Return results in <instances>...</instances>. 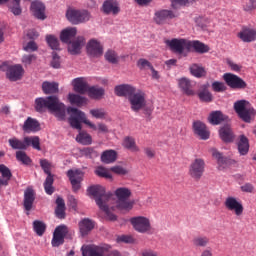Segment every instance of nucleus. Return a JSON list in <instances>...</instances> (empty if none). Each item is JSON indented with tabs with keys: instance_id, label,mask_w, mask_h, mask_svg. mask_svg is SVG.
Returning <instances> with one entry per match:
<instances>
[{
	"instance_id": "f257e3e1",
	"label": "nucleus",
	"mask_w": 256,
	"mask_h": 256,
	"mask_svg": "<svg viewBox=\"0 0 256 256\" xmlns=\"http://www.w3.org/2000/svg\"><path fill=\"white\" fill-rule=\"evenodd\" d=\"M67 113L70 115L68 119L70 126L72 129H77L79 131L78 135L76 136L77 143H80V145H91V143H93V137H91L86 131L81 130V123H84L90 127V129H93V131H97V125L93 124V122L87 119L85 112L77 108L68 107Z\"/></svg>"
},
{
	"instance_id": "f03ea898",
	"label": "nucleus",
	"mask_w": 256,
	"mask_h": 256,
	"mask_svg": "<svg viewBox=\"0 0 256 256\" xmlns=\"http://www.w3.org/2000/svg\"><path fill=\"white\" fill-rule=\"evenodd\" d=\"M35 109L38 111V113H43L45 111H48L50 113H53L59 121H65V115L67 113V107L61 100H59V97L57 96H48L46 98H37L35 100Z\"/></svg>"
},
{
	"instance_id": "7ed1b4c3",
	"label": "nucleus",
	"mask_w": 256,
	"mask_h": 256,
	"mask_svg": "<svg viewBox=\"0 0 256 256\" xmlns=\"http://www.w3.org/2000/svg\"><path fill=\"white\" fill-rule=\"evenodd\" d=\"M87 193L90 197H94L95 202L98 205L99 209H101V211H104L109 221L117 220V216L111 213V211H109V206L107 205V201H109V199L113 197V194L106 193L105 187L101 185H94V186L88 187Z\"/></svg>"
},
{
	"instance_id": "20e7f679",
	"label": "nucleus",
	"mask_w": 256,
	"mask_h": 256,
	"mask_svg": "<svg viewBox=\"0 0 256 256\" xmlns=\"http://www.w3.org/2000/svg\"><path fill=\"white\" fill-rule=\"evenodd\" d=\"M128 100L130 103V109L135 113H139V111L143 110L145 115H151L155 109L152 104L147 105V98L145 96V92L142 90L134 91Z\"/></svg>"
},
{
	"instance_id": "39448f33",
	"label": "nucleus",
	"mask_w": 256,
	"mask_h": 256,
	"mask_svg": "<svg viewBox=\"0 0 256 256\" xmlns=\"http://www.w3.org/2000/svg\"><path fill=\"white\" fill-rule=\"evenodd\" d=\"M10 147L19 151H26L28 147H33L36 151H41V139L39 136H26L23 140L18 138H10L8 140Z\"/></svg>"
},
{
	"instance_id": "423d86ee",
	"label": "nucleus",
	"mask_w": 256,
	"mask_h": 256,
	"mask_svg": "<svg viewBox=\"0 0 256 256\" xmlns=\"http://www.w3.org/2000/svg\"><path fill=\"white\" fill-rule=\"evenodd\" d=\"M234 111L245 123H251V118L255 117V109L247 100H239L234 103Z\"/></svg>"
},
{
	"instance_id": "0eeeda50",
	"label": "nucleus",
	"mask_w": 256,
	"mask_h": 256,
	"mask_svg": "<svg viewBox=\"0 0 256 256\" xmlns=\"http://www.w3.org/2000/svg\"><path fill=\"white\" fill-rule=\"evenodd\" d=\"M66 18L72 25H81V23H87L91 20V13L87 10L68 8Z\"/></svg>"
},
{
	"instance_id": "6e6552de",
	"label": "nucleus",
	"mask_w": 256,
	"mask_h": 256,
	"mask_svg": "<svg viewBox=\"0 0 256 256\" xmlns=\"http://www.w3.org/2000/svg\"><path fill=\"white\" fill-rule=\"evenodd\" d=\"M114 195L117 199L118 209H133V202L129 201L132 195L131 189L127 187H119L114 191Z\"/></svg>"
},
{
	"instance_id": "1a4fd4ad",
	"label": "nucleus",
	"mask_w": 256,
	"mask_h": 256,
	"mask_svg": "<svg viewBox=\"0 0 256 256\" xmlns=\"http://www.w3.org/2000/svg\"><path fill=\"white\" fill-rule=\"evenodd\" d=\"M130 223L137 233H151V219L145 216H135L130 219Z\"/></svg>"
},
{
	"instance_id": "9d476101",
	"label": "nucleus",
	"mask_w": 256,
	"mask_h": 256,
	"mask_svg": "<svg viewBox=\"0 0 256 256\" xmlns=\"http://www.w3.org/2000/svg\"><path fill=\"white\" fill-rule=\"evenodd\" d=\"M40 167L43 169L44 173L48 175L44 182V189L47 195H53L55 189L53 188V175L51 174V164L47 159L40 160Z\"/></svg>"
},
{
	"instance_id": "9b49d317",
	"label": "nucleus",
	"mask_w": 256,
	"mask_h": 256,
	"mask_svg": "<svg viewBox=\"0 0 256 256\" xmlns=\"http://www.w3.org/2000/svg\"><path fill=\"white\" fill-rule=\"evenodd\" d=\"M165 44L169 47L170 51L178 53V55H182L184 51H189V40L187 39L173 38L171 40H165Z\"/></svg>"
},
{
	"instance_id": "f8f14e48",
	"label": "nucleus",
	"mask_w": 256,
	"mask_h": 256,
	"mask_svg": "<svg viewBox=\"0 0 256 256\" xmlns=\"http://www.w3.org/2000/svg\"><path fill=\"white\" fill-rule=\"evenodd\" d=\"M224 205L226 209L228 211H232L236 215V217H241V215H243V211H245L241 200L233 196H228L225 199Z\"/></svg>"
},
{
	"instance_id": "ddd939ff",
	"label": "nucleus",
	"mask_w": 256,
	"mask_h": 256,
	"mask_svg": "<svg viewBox=\"0 0 256 256\" xmlns=\"http://www.w3.org/2000/svg\"><path fill=\"white\" fill-rule=\"evenodd\" d=\"M205 173V160L196 158L189 166V175L192 179L199 180Z\"/></svg>"
},
{
	"instance_id": "4468645a",
	"label": "nucleus",
	"mask_w": 256,
	"mask_h": 256,
	"mask_svg": "<svg viewBox=\"0 0 256 256\" xmlns=\"http://www.w3.org/2000/svg\"><path fill=\"white\" fill-rule=\"evenodd\" d=\"M85 174L79 169H71L67 171V177L72 185L74 193H77L81 189V181Z\"/></svg>"
},
{
	"instance_id": "2eb2a0df",
	"label": "nucleus",
	"mask_w": 256,
	"mask_h": 256,
	"mask_svg": "<svg viewBox=\"0 0 256 256\" xmlns=\"http://www.w3.org/2000/svg\"><path fill=\"white\" fill-rule=\"evenodd\" d=\"M67 233H69L67 226L60 225L56 227L51 241L52 247H60V245H63V243H65V237H67Z\"/></svg>"
},
{
	"instance_id": "dca6fc26",
	"label": "nucleus",
	"mask_w": 256,
	"mask_h": 256,
	"mask_svg": "<svg viewBox=\"0 0 256 256\" xmlns=\"http://www.w3.org/2000/svg\"><path fill=\"white\" fill-rule=\"evenodd\" d=\"M223 79L231 89H245L247 87V83L237 75L226 73L223 75Z\"/></svg>"
},
{
	"instance_id": "f3484780",
	"label": "nucleus",
	"mask_w": 256,
	"mask_h": 256,
	"mask_svg": "<svg viewBox=\"0 0 256 256\" xmlns=\"http://www.w3.org/2000/svg\"><path fill=\"white\" fill-rule=\"evenodd\" d=\"M86 51L89 57H101L103 56V45L97 39H91L86 44Z\"/></svg>"
},
{
	"instance_id": "a211bd4d",
	"label": "nucleus",
	"mask_w": 256,
	"mask_h": 256,
	"mask_svg": "<svg viewBox=\"0 0 256 256\" xmlns=\"http://www.w3.org/2000/svg\"><path fill=\"white\" fill-rule=\"evenodd\" d=\"M177 15L171 10H160L154 14V22L156 25H166L170 19H175Z\"/></svg>"
},
{
	"instance_id": "6ab92c4d",
	"label": "nucleus",
	"mask_w": 256,
	"mask_h": 256,
	"mask_svg": "<svg viewBox=\"0 0 256 256\" xmlns=\"http://www.w3.org/2000/svg\"><path fill=\"white\" fill-rule=\"evenodd\" d=\"M83 47H85V37L78 36L76 39L68 42V53L70 55H79Z\"/></svg>"
},
{
	"instance_id": "aec40b11",
	"label": "nucleus",
	"mask_w": 256,
	"mask_h": 256,
	"mask_svg": "<svg viewBox=\"0 0 256 256\" xmlns=\"http://www.w3.org/2000/svg\"><path fill=\"white\" fill-rule=\"evenodd\" d=\"M102 11L105 15H118L121 8L117 0H106L102 5Z\"/></svg>"
},
{
	"instance_id": "412c9836",
	"label": "nucleus",
	"mask_w": 256,
	"mask_h": 256,
	"mask_svg": "<svg viewBox=\"0 0 256 256\" xmlns=\"http://www.w3.org/2000/svg\"><path fill=\"white\" fill-rule=\"evenodd\" d=\"M72 87L75 93H79L80 95H85V93H88L90 88L89 83H87V80L83 77L73 79Z\"/></svg>"
},
{
	"instance_id": "4be33fe9",
	"label": "nucleus",
	"mask_w": 256,
	"mask_h": 256,
	"mask_svg": "<svg viewBox=\"0 0 256 256\" xmlns=\"http://www.w3.org/2000/svg\"><path fill=\"white\" fill-rule=\"evenodd\" d=\"M23 73H25L23 66L16 64L8 67L6 75L10 81H19L23 77Z\"/></svg>"
},
{
	"instance_id": "5701e85b",
	"label": "nucleus",
	"mask_w": 256,
	"mask_h": 256,
	"mask_svg": "<svg viewBox=\"0 0 256 256\" xmlns=\"http://www.w3.org/2000/svg\"><path fill=\"white\" fill-rule=\"evenodd\" d=\"M137 89H135V87H133L132 85L129 84H122V85H118L115 87V94L118 97H131L135 91Z\"/></svg>"
},
{
	"instance_id": "b1692460",
	"label": "nucleus",
	"mask_w": 256,
	"mask_h": 256,
	"mask_svg": "<svg viewBox=\"0 0 256 256\" xmlns=\"http://www.w3.org/2000/svg\"><path fill=\"white\" fill-rule=\"evenodd\" d=\"M41 125L39 124V121H37L34 118L28 117L23 126L22 129L24 133H37L39 131Z\"/></svg>"
},
{
	"instance_id": "393cba45",
	"label": "nucleus",
	"mask_w": 256,
	"mask_h": 256,
	"mask_svg": "<svg viewBox=\"0 0 256 256\" xmlns=\"http://www.w3.org/2000/svg\"><path fill=\"white\" fill-rule=\"evenodd\" d=\"M31 11L36 17V19H41L42 21L46 19L45 16V5L40 1H34L31 3Z\"/></svg>"
},
{
	"instance_id": "a878e982",
	"label": "nucleus",
	"mask_w": 256,
	"mask_h": 256,
	"mask_svg": "<svg viewBox=\"0 0 256 256\" xmlns=\"http://www.w3.org/2000/svg\"><path fill=\"white\" fill-rule=\"evenodd\" d=\"M194 133L200 137V139H203L204 141H207L210 137L209 130H207V126L203 124L202 122H194L193 124Z\"/></svg>"
},
{
	"instance_id": "bb28decb",
	"label": "nucleus",
	"mask_w": 256,
	"mask_h": 256,
	"mask_svg": "<svg viewBox=\"0 0 256 256\" xmlns=\"http://www.w3.org/2000/svg\"><path fill=\"white\" fill-rule=\"evenodd\" d=\"M195 51L196 53H209V47L199 40H188V51Z\"/></svg>"
},
{
	"instance_id": "cd10ccee",
	"label": "nucleus",
	"mask_w": 256,
	"mask_h": 256,
	"mask_svg": "<svg viewBox=\"0 0 256 256\" xmlns=\"http://www.w3.org/2000/svg\"><path fill=\"white\" fill-rule=\"evenodd\" d=\"M220 139L224 141V143H232L235 139V134H233V130L231 126L224 125L219 130Z\"/></svg>"
},
{
	"instance_id": "c85d7f7f",
	"label": "nucleus",
	"mask_w": 256,
	"mask_h": 256,
	"mask_svg": "<svg viewBox=\"0 0 256 256\" xmlns=\"http://www.w3.org/2000/svg\"><path fill=\"white\" fill-rule=\"evenodd\" d=\"M35 202V191L32 188H27L24 192V208L26 211L33 209Z\"/></svg>"
},
{
	"instance_id": "c756f323",
	"label": "nucleus",
	"mask_w": 256,
	"mask_h": 256,
	"mask_svg": "<svg viewBox=\"0 0 256 256\" xmlns=\"http://www.w3.org/2000/svg\"><path fill=\"white\" fill-rule=\"evenodd\" d=\"M237 149L240 155L245 156L249 153V139L245 135H240L237 141Z\"/></svg>"
},
{
	"instance_id": "7c9ffc66",
	"label": "nucleus",
	"mask_w": 256,
	"mask_h": 256,
	"mask_svg": "<svg viewBox=\"0 0 256 256\" xmlns=\"http://www.w3.org/2000/svg\"><path fill=\"white\" fill-rule=\"evenodd\" d=\"M178 85L181 91L185 93V95H195V91H193V85L191 84V80L187 78H180L178 80Z\"/></svg>"
},
{
	"instance_id": "2f4dec72",
	"label": "nucleus",
	"mask_w": 256,
	"mask_h": 256,
	"mask_svg": "<svg viewBox=\"0 0 256 256\" xmlns=\"http://www.w3.org/2000/svg\"><path fill=\"white\" fill-rule=\"evenodd\" d=\"M77 35V28L75 27H70L62 30L60 34V40L62 43H71V39Z\"/></svg>"
},
{
	"instance_id": "473e14b6",
	"label": "nucleus",
	"mask_w": 256,
	"mask_h": 256,
	"mask_svg": "<svg viewBox=\"0 0 256 256\" xmlns=\"http://www.w3.org/2000/svg\"><path fill=\"white\" fill-rule=\"evenodd\" d=\"M238 37L244 41V43H251L256 39V30L255 29H244L238 33Z\"/></svg>"
},
{
	"instance_id": "72a5a7b5",
	"label": "nucleus",
	"mask_w": 256,
	"mask_h": 256,
	"mask_svg": "<svg viewBox=\"0 0 256 256\" xmlns=\"http://www.w3.org/2000/svg\"><path fill=\"white\" fill-rule=\"evenodd\" d=\"M68 101L71 105H76V107H83V105H87V98L81 96L79 94L70 93L68 95Z\"/></svg>"
},
{
	"instance_id": "f704fd0d",
	"label": "nucleus",
	"mask_w": 256,
	"mask_h": 256,
	"mask_svg": "<svg viewBox=\"0 0 256 256\" xmlns=\"http://www.w3.org/2000/svg\"><path fill=\"white\" fill-rule=\"evenodd\" d=\"M94 227H95V223L90 219L85 218L79 222L80 233L83 236L87 235L89 231H92Z\"/></svg>"
},
{
	"instance_id": "c9c22d12",
	"label": "nucleus",
	"mask_w": 256,
	"mask_h": 256,
	"mask_svg": "<svg viewBox=\"0 0 256 256\" xmlns=\"http://www.w3.org/2000/svg\"><path fill=\"white\" fill-rule=\"evenodd\" d=\"M42 91L45 95H53L59 92V84L55 82H43Z\"/></svg>"
},
{
	"instance_id": "e433bc0d",
	"label": "nucleus",
	"mask_w": 256,
	"mask_h": 256,
	"mask_svg": "<svg viewBox=\"0 0 256 256\" xmlns=\"http://www.w3.org/2000/svg\"><path fill=\"white\" fill-rule=\"evenodd\" d=\"M224 119L225 115H223L222 111H213L208 117V121L211 125H220V123H223Z\"/></svg>"
},
{
	"instance_id": "4c0bfd02",
	"label": "nucleus",
	"mask_w": 256,
	"mask_h": 256,
	"mask_svg": "<svg viewBox=\"0 0 256 256\" xmlns=\"http://www.w3.org/2000/svg\"><path fill=\"white\" fill-rule=\"evenodd\" d=\"M102 163H115L117 161V152L115 150H106L101 155Z\"/></svg>"
},
{
	"instance_id": "58836bf2",
	"label": "nucleus",
	"mask_w": 256,
	"mask_h": 256,
	"mask_svg": "<svg viewBox=\"0 0 256 256\" xmlns=\"http://www.w3.org/2000/svg\"><path fill=\"white\" fill-rule=\"evenodd\" d=\"M87 93L91 99H102L103 95H105V89L97 86H92L88 88Z\"/></svg>"
},
{
	"instance_id": "ea45409f",
	"label": "nucleus",
	"mask_w": 256,
	"mask_h": 256,
	"mask_svg": "<svg viewBox=\"0 0 256 256\" xmlns=\"http://www.w3.org/2000/svg\"><path fill=\"white\" fill-rule=\"evenodd\" d=\"M190 73L193 75V77H197L198 79H201V77H205L207 75L205 68L198 64H192L190 66Z\"/></svg>"
},
{
	"instance_id": "a19ab883",
	"label": "nucleus",
	"mask_w": 256,
	"mask_h": 256,
	"mask_svg": "<svg viewBox=\"0 0 256 256\" xmlns=\"http://www.w3.org/2000/svg\"><path fill=\"white\" fill-rule=\"evenodd\" d=\"M123 147L128 149L129 151L137 152L139 151V147H137V143L135 142V138L127 136L124 138L122 142Z\"/></svg>"
},
{
	"instance_id": "79ce46f5",
	"label": "nucleus",
	"mask_w": 256,
	"mask_h": 256,
	"mask_svg": "<svg viewBox=\"0 0 256 256\" xmlns=\"http://www.w3.org/2000/svg\"><path fill=\"white\" fill-rule=\"evenodd\" d=\"M212 157L216 159L219 167H222V169H225V166L227 165V158L223 157V154L217 151V149L212 148L211 149Z\"/></svg>"
},
{
	"instance_id": "37998d69",
	"label": "nucleus",
	"mask_w": 256,
	"mask_h": 256,
	"mask_svg": "<svg viewBox=\"0 0 256 256\" xmlns=\"http://www.w3.org/2000/svg\"><path fill=\"white\" fill-rule=\"evenodd\" d=\"M80 155H82V157H86V159H95L99 157V152H97L93 147H86L80 150Z\"/></svg>"
},
{
	"instance_id": "c03bdc74",
	"label": "nucleus",
	"mask_w": 256,
	"mask_h": 256,
	"mask_svg": "<svg viewBox=\"0 0 256 256\" xmlns=\"http://www.w3.org/2000/svg\"><path fill=\"white\" fill-rule=\"evenodd\" d=\"M46 229L47 225H45L43 221L35 220L33 222V230L36 232V235H38V237H43Z\"/></svg>"
},
{
	"instance_id": "a18cd8bd",
	"label": "nucleus",
	"mask_w": 256,
	"mask_h": 256,
	"mask_svg": "<svg viewBox=\"0 0 256 256\" xmlns=\"http://www.w3.org/2000/svg\"><path fill=\"white\" fill-rule=\"evenodd\" d=\"M198 97L200 101H204L205 103L213 101V95L207 90V85L202 86V90L198 93Z\"/></svg>"
},
{
	"instance_id": "49530a36",
	"label": "nucleus",
	"mask_w": 256,
	"mask_h": 256,
	"mask_svg": "<svg viewBox=\"0 0 256 256\" xmlns=\"http://www.w3.org/2000/svg\"><path fill=\"white\" fill-rule=\"evenodd\" d=\"M195 247H207L209 245V237L197 236L192 240Z\"/></svg>"
},
{
	"instance_id": "de8ad7c7",
	"label": "nucleus",
	"mask_w": 256,
	"mask_h": 256,
	"mask_svg": "<svg viewBox=\"0 0 256 256\" xmlns=\"http://www.w3.org/2000/svg\"><path fill=\"white\" fill-rule=\"evenodd\" d=\"M47 44L49 45L50 49L54 51H58L59 49V39L53 35L46 36Z\"/></svg>"
},
{
	"instance_id": "09e8293b",
	"label": "nucleus",
	"mask_w": 256,
	"mask_h": 256,
	"mask_svg": "<svg viewBox=\"0 0 256 256\" xmlns=\"http://www.w3.org/2000/svg\"><path fill=\"white\" fill-rule=\"evenodd\" d=\"M96 175H98V177H103L104 179H111L112 175H111V171H109V169L99 166L98 168H96L95 170Z\"/></svg>"
},
{
	"instance_id": "8fccbe9b",
	"label": "nucleus",
	"mask_w": 256,
	"mask_h": 256,
	"mask_svg": "<svg viewBox=\"0 0 256 256\" xmlns=\"http://www.w3.org/2000/svg\"><path fill=\"white\" fill-rule=\"evenodd\" d=\"M90 115H92L94 119H105V116L107 115V113L103 108H95L90 110Z\"/></svg>"
},
{
	"instance_id": "3c124183",
	"label": "nucleus",
	"mask_w": 256,
	"mask_h": 256,
	"mask_svg": "<svg viewBox=\"0 0 256 256\" xmlns=\"http://www.w3.org/2000/svg\"><path fill=\"white\" fill-rule=\"evenodd\" d=\"M16 159L17 161H20V163H23V165H29V163H31V158H29V156H27V153L23 151L16 152Z\"/></svg>"
},
{
	"instance_id": "603ef678",
	"label": "nucleus",
	"mask_w": 256,
	"mask_h": 256,
	"mask_svg": "<svg viewBox=\"0 0 256 256\" xmlns=\"http://www.w3.org/2000/svg\"><path fill=\"white\" fill-rule=\"evenodd\" d=\"M21 0H13V2L10 5V11L13 13V15H21Z\"/></svg>"
},
{
	"instance_id": "864d4df0",
	"label": "nucleus",
	"mask_w": 256,
	"mask_h": 256,
	"mask_svg": "<svg viewBox=\"0 0 256 256\" xmlns=\"http://www.w3.org/2000/svg\"><path fill=\"white\" fill-rule=\"evenodd\" d=\"M105 59L109 63H113V64L119 63V57L117 56V53H115V51H113V50H108L106 52Z\"/></svg>"
},
{
	"instance_id": "5fc2aeb1",
	"label": "nucleus",
	"mask_w": 256,
	"mask_h": 256,
	"mask_svg": "<svg viewBox=\"0 0 256 256\" xmlns=\"http://www.w3.org/2000/svg\"><path fill=\"white\" fill-rule=\"evenodd\" d=\"M0 174L2 178L8 179L9 181H11V177H13L11 170L5 166V164H0Z\"/></svg>"
},
{
	"instance_id": "6e6d98bb",
	"label": "nucleus",
	"mask_w": 256,
	"mask_h": 256,
	"mask_svg": "<svg viewBox=\"0 0 256 256\" xmlns=\"http://www.w3.org/2000/svg\"><path fill=\"white\" fill-rule=\"evenodd\" d=\"M137 67L143 71L145 69H151V67H153V65L151 64V62H149L147 59L145 58H141L138 60L137 62Z\"/></svg>"
},
{
	"instance_id": "4d7b16f0",
	"label": "nucleus",
	"mask_w": 256,
	"mask_h": 256,
	"mask_svg": "<svg viewBox=\"0 0 256 256\" xmlns=\"http://www.w3.org/2000/svg\"><path fill=\"white\" fill-rule=\"evenodd\" d=\"M50 65L53 67V69H59L61 67V57H59V55H57L55 52L52 53Z\"/></svg>"
},
{
	"instance_id": "13d9d810",
	"label": "nucleus",
	"mask_w": 256,
	"mask_h": 256,
	"mask_svg": "<svg viewBox=\"0 0 256 256\" xmlns=\"http://www.w3.org/2000/svg\"><path fill=\"white\" fill-rule=\"evenodd\" d=\"M37 60V56L34 54H26L22 56V63L27 67V65H31L33 61Z\"/></svg>"
},
{
	"instance_id": "bf43d9fd",
	"label": "nucleus",
	"mask_w": 256,
	"mask_h": 256,
	"mask_svg": "<svg viewBox=\"0 0 256 256\" xmlns=\"http://www.w3.org/2000/svg\"><path fill=\"white\" fill-rule=\"evenodd\" d=\"M212 89L216 93H221V92L225 91V89H227V87L225 86V83L216 81V82L212 83Z\"/></svg>"
},
{
	"instance_id": "052dcab7",
	"label": "nucleus",
	"mask_w": 256,
	"mask_h": 256,
	"mask_svg": "<svg viewBox=\"0 0 256 256\" xmlns=\"http://www.w3.org/2000/svg\"><path fill=\"white\" fill-rule=\"evenodd\" d=\"M24 51L26 52H31V51H37V49H39V47L37 46V43H35V41L31 40L30 42H28L26 45L23 46Z\"/></svg>"
},
{
	"instance_id": "680f3d73",
	"label": "nucleus",
	"mask_w": 256,
	"mask_h": 256,
	"mask_svg": "<svg viewBox=\"0 0 256 256\" xmlns=\"http://www.w3.org/2000/svg\"><path fill=\"white\" fill-rule=\"evenodd\" d=\"M243 193H253L255 191V186L251 183H245L240 187Z\"/></svg>"
},
{
	"instance_id": "e2e57ef3",
	"label": "nucleus",
	"mask_w": 256,
	"mask_h": 256,
	"mask_svg": "<svg viewBox=\"0 0 256 256\" xmlns=\"http://www.w3.org/2000/svg\"><path fill=\"white\" fill-rule=\"evenodd\" d=\"M191 3V0H172L173 9H179L181 5H187Z\"/></svg>"
},
{
	"instance_id": "0e129e2a",
	"label": "nucleus",
	"mask_w": 256,
	"mask_h": 256,
	"mask_svg": "<svg viewBox=\"0 0 256 256\" xmlns=\"http://www.w3.org/2000/svg\"><path fill=\"white\" fill-rule=\"evenodd\" d=\"M111 171H113V173H116V175H127V170L121 166L112 167Z\"/></svg>"
},
{
	"instance_id": "69168bd1",
	"label": "nucleus",
	"mask_w": 256,
	"mask_h": 256,
	"mask_svg": "<svg viewBox=\"0 0 256 256\" xmlns=\"http://www.w3.org/2000/svg\"><path fill=\"white\" fill-rule=\"evenodd\" d=\"M118 243H133V237L122 235L117 238Z\"/></svg>"
},
{
	"instance_id": "338daca9",
	"label": "nucleus",
	"mask_w": 256,
	"mask_h": 256,
	"mask_svg": "<svg viewBox=\"0 0 256 256\" xmlns=\"http://www.w3.org/2000/svg\"><path fill=\"white\" fill-rule=\"evenodd\" d=\"M55 213L58 219H65V207H56Z\"/></svg>"
},
{
	"instance_id": "774afa93",
	"label": "nucleus",
	"mask_w": 256,
	"mask_h": 256,
	"mask_svg": "<svg viewBox=\"0 0 256 256\" xmlns=\"http://www.w3.org/2000/svg\"><path fill=\"white\" fill-rule=\"evenodd\" d=\"M68 203L70 205V207H72V209H74V211H77V200L75 198V196L70 195L68 196Z\"/></svg>"
}]
</instances>
